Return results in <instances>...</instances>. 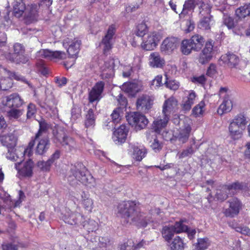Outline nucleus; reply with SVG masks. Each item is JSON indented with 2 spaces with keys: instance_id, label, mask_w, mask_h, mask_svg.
I'll return each mask as SVG.
<instances>
[{
  "instance_id": "nucleus-1",
  "label": "nucleus",
  "mask_w": 250,
  "mask_h": 250,
  "mask_svg": "<svg viewBox=\"0 0 250 250\" xmlns=\"http://www.w3.org/2000/svg\"><path fill=\"white\" fill-rule=\"evenodd\" d=\"M118 213L130 224L140 227H145L150 221L149 219L143 212L137 210L136 204L132 201H125L118 206Z\"/></svg>"
},
{
  "instance_id": "nucleus-2",
  "label": "nucleus",
  "mask_w": 250,
  "mask_h": 250,
  "mask_svg": "<svg viewBox=\"0 0 250 250\" xmlns=\"http://www.w3.org/2000/svg\"><path fill=\"white\" fill-rule=\"evenodd\" d=\"M66 177L72 186H76L79 182L88 186L94 181L93 177L87 172L85 167L81 163L72 165Z\"/></svg>"
},
{
  "instance_id": "nucleus-3",
  "label": "nucleus",
  "mask_w": 250,
  "mask_h": 250,
  "mask_svg": "<svg viewBox=\"0 0 250 250\" xmlns=\"http://www.w3.org/2000/svg\"><path fill=\"white\" fill-rule=\"evenodd\" d=\"M248 122L244 114H239L232 120L229 126V134L233 140L240 139Z\"/></svg>"
},
{
  "instance_id": "nucleus-4",
  "label": "nucleus",
  "mask_w": 250,
  "mask_h": 250,
  "mask_svg": "<svg viewBox=\"0 0 250 250\" xmlns=\"http://www.w3.org/2000/svg\"><path fill=\"white\" fill-rule=\"evenodd\" d=\"M54 137L53 141L54 143H60L65 149V151L68 152L73 151L76 149V142L75 140L64 134L62 129L53 130Z\"/></svg>"
},
{
  "instance_id": "nucleus-5",
  "label": "nucleus",
  "mask_w": 250,
  "mask_h": 250,
  "mask_svg": "<svg viewBox=\"0 0 250 250\" xmlns=\"http://www.w3.org/2000/svg\"><path fill=\"white\" fill-rule=\"evenodd\" d=\"M200 9L206 10L208 13L211 11V6L206 3V0H187L183 5L182 11L179 14V18H184L189 12H193L196 5H199Z\"/></svg>"
},
{
  "instance_id": "nucleus-6",
  "label": "nucleus",
  "mask_w": 250,
  "mask_h": 250,
  "mask_svg": "<svg viewBox=\"0 0 250 250\" xmlns=\"http://www.w3.org/2000/svg\"><path fill=\"white\" fill-rule=\"evenodd\" d=\"M128 124L134 127L136 130L145 128L148 123L146 117L138 112H131L126 115Z\"/></svg>"
},
{
  "instance_id": "nucleus-7",
  "label": "nucleus",
  "mask_w": 250,
  "mask_h": 250,
  "mask_svg": "<svg viewBox=\"0 0 250 250\" xmlns=\"http://www.w3.org/2000/svg\"><path fill=\"white\" fill-rule=\"evenodd\" d=\"M5 74L8 77L3 78L0 79V90L6 91L11 88L13 85L12 79H14L17 81H21L26 83L30 85L25 78L20 75H18L14 72H11L7 69L4 68Z\"/></svg>"
},
{
  "instance_id": "nucleus-8",
  "label": "nucleus",
  "mask_w": 250,
  "mask_h": 250,
  "mask_svg": "<svg viewBox=\"0 0 250 250\" xmlns=\"http://www.w3.org/2000/svg\"><path fill=\"white\" fill-rule=\"evenodd\" d=\"M40 128L38 132L36 134L35 137L29 143L28 146L24 151V155L28 156H31L33 154V149L36 143V140L40 137L45 136L44 134H46L49 125L45 120H41L39 122Z\"/></svg>"
},
{
  "instance_id": "nucleus-9",
  "label": "nucleus",
  "mask_w": 250,
  "mask_h": 250,
  "mask_svg": "<svg viewBox=\"0 0 250 250\" xmlns=\"http://www.w3.org/2000/svg\"><path fill=\"white\" fill-rule=\"evenodd\" d=\"M62 215V218L64 222L71 225L80 227L82 221L84 220L83 215L77 211L66 210Z\"/></svg>"
},
{
  "instance_id": "nucleus-10",
  "label": "nucleus",
  "mask_w": 250,
  "mask_h": 250,
  "mask_svg": "<svg viewBox=\"0 0 250 250\" xmlns=\"http://www.w3.org/2000/svg\"><path fill=\"white\" fill-rule=\"evenodd\" d=\"M213 42L208 41L206 42L205 46L200 53L198 57V62L202 64L208 63L212 59L213 55Z\"/></svg>"
},
{
  "instance_id": "nucleus-11",
  "label": "nucleus",
  "mask_w": 250,
  "mask_h": 250,
  "mask_svg": "<svg viewBox=\"0 0 250 250\" xmlns=\"http://www.w3.org/2000/svg\"><path fill=\"white\" fill-rule=\"evenodd\" d=\"M105 83L103 81L97 82L89 92L88 100L89 103L99 102L102 98Z\"/></svg>"
},
{
  "instance_id": "nucleus-12",
  "label": "nucleus",
  "mask_w": 250,
  "mask_h": 250,
  "mask_svg": "<svg viewBox=\"0 0 250 250\" xmlns=\"http://www.w3.org/2000/svg\"><path fill=\"white\" fill-rule=\"evenodd\" d=\"M154 99L148 95H142L140 96L136 102L138 110L146 112L151 107L153 104Z\"/></svg>"
},
{
  "instance_id": "nucleus-13",
  "label": "nucleus",
  "mask_w": 250,
  "mask_h": 250,
  "mask_svg": "<svg viewBox=\"0 0 250 250\" xmlns=\"http://www.w3.org/2000/svg\"><path fill=\"white\" fill-rule=\"evenodd\" d=\"M122 89L129 96L134 97L137 93L143 89V85L139 82H127L124 83Z\"/></svg>"
},
{
  "instance_id": "nucleus-14",
  "label": "nucleus",
  "mask_w": 250,
  "mask_h": 250,
  "mask_svg": "<svg viewBox=\"0 0 250 250\" xmlns=\"http://www.w3.org/2000/svg\"><path fill=\"white\" fill-rule=\"evenodd\" d=\"M81 44V41L76 39L72 40L67 38L63 41V46L66 44L69 45L67 52L71 58L77 57L80 50Z\"/></svg>"
},
{
  "instance_id": "nucleus-15",
  "label": "nucleus",
  "mask_w": 250,
  "mask_h": 250,
  "mask_svg": "<svg viewBox=\"0 0 250 250\" xmlns=\"http://www.w3.org/2000/svg\"><path fill=\"white\" fill-rule=\"evenodd\" d=\"M114 60L109 58L104 62L103 65L101 67V77L103 79H107L112 77L114 74Z\"/></svg>"
},
{
  "instance_id": "nucleus-16",
  "label": "nucleus",
  "mask_w": 250,
  "mask_h": 250,
  "mask_svg": "<svg viewBox=\"0 0 250 250\" xmlns=\"http://www.w3.org/2000/svg\"><path fill=\"white\" fill-rule=\"evenodd\" d=\"M228 202L229 204V208L226 209L224 214L227 217H233L237 215L241 208V203L237 198H232Z\"/></svg>"
},
{
  "instance_id": "nucleus-17",
  "label": "nucleus",
  "mask_w": 250,
  "mask_h": 250,
  "mask_svg": "<svg viewBox=\"0 0 250 250\" xmlns=\"http://www.w3.org/2000/svg\"><path fill=\"white\" fill-rule=\"evenodd\" d=\"M38 143L35 147V152L37 155H43L47 151L50 146V142L48 136L40 137L36 142Z\"/></svg>"
},
{
  "instance_id": "nucleus-18",
  "label": "nucleus",
  "mask_w": 250,
  "mask_h": 250,
  "mask_svg": "<svg viewBox=\"0 0 250 250\" xmlns=\"http://www.w3.org/2000/svg\"><path fill=\"white\" fill-rule=\"evenodd\" d=\"M39 7L40 5L37 4H32L30 5L29 11L25 13L23 19L25 24H30L37 21Z\"/></svg>"
},
{
  "instance_id": "nucleus-19",
  "label": "nucleus",
  "mask_w": 250,
  "mask_h": 250,
  "mask_svg": "<svg viewBox=\"0 0 250 250\" xmlns=\"http://www.w3.org/2000/svg\"><path fill=\"white\" fill-rule=\"evenodd\" d=\"M114 34L115 28L112 25L110 26L106 34L103 39L101 42V45L103 46V51L104 54L107 53L112 48V41Z\"/></svg>"
},
{
  "instance_id": "nucleus-20",
  "label": "nucleus",
  "mask_w": 250,
  "mask_h": 250,
  "mask_svg": "<svg viewBox=\"0 0 250 250\" xmlns=\"http://www.w3.org/2000/svg\"><path fill=\"white\" fill-rule=\"evenodd\" d=\"M40 107L46 111H51L54 115L58 113V109L56 107L58 101L53 97L49 99H46L44 102H39L38 103Z\"/></svg>"
},
{
  "instance_id": "nucleus-21",
  "label": "nucleus",
  "mask_w": 250,
  "mask_h": 250,
  "mask_svg": "<svg viewBox=\"0 0 250 250\" xmlns=\"http://www.w3.org/2000/svg\"><path fill=\"white\" fill-rule=\"evenodd\" d=\"M128 129L124 125H122L114 132L113 139L116 144L121 145L126 139Z\"/></svg>"
},
{
  "instance_id": "nucleus-22",
  "label": "nucleus",
  "mask_w": 250,
  "mask_h": 250,
  "mask_svg": "<svg viewBox=\"0 0 250 250\" xmlns=\"http://www.w3.org/2000/svg\"><path fill=\"white\" fill-rule=\"evenodd\" d=\"M220 59L223 62L230 68H235L238 65L239 57L233 53L228 52L222 55Z\"/></svg>"
},
{
  "instance_id": "nucleus-23",
  "label": "nucleus",
  "mask_w": 250,
  "mask_h": 250,
  "mask_svg": "<svg viewBox=\"0 0 250 250\" xmlns=\"http://www.w3.org/2000/svg\"><path fill=\"white\" fill-rule=\"evenodd\" d=\"M5 103L3 104L9 108H19L23 104V100L17 93H13L5 97Z\"/></svg>"
},
{
  "instance_id": "nucleus-24",
  "label": "nucleus",
  "mask_w": 250,
  "mask_h": 250,
  "mask_svg": "<svg viewBox=\"0 0 250 250\" xmlns=\"http://www.w3.org/2000/svg\"><path fill=\"white\" fill-rule=\"evenodd\" d=\"M178 43V39L176 38H167L163 42L161 50L165 53L170 54L176 48Z\"/></svg>"
},
{
  "instance_id": "nucleus-25",
  "label": "nucleus",
  "mask_w": 250,
  "mask_h": 250,
  "mask_svg": "<svg viewBox=\"0 0 250 250\" xmlns=\"http://www.w3.org/2000/svg\"><path fill=\"white\" fill-rule=\"evenodd\" d=\"M169 118L167 115L158 117L153 121L152 128L157 133H160L162 130L165 128L168 123Z\"/></svg>"
},
{
  "instance_id": "nucleus-26",
  "label": "nucleus",
  "mask_w": 250,
  "mask_h": 250,
  "mask_svg": "<svg viewBox=\"0 0 250 250\" xmlns=\"http://www.w3.org/2000/svg\"><path fill=\"white\" fill-rule=\"evenodd\" d=\"M21 162V160L15 163L16 169L20 171L21 173L24 176H31L33 173V167H34L33 162L31 159H29L24 164L23 167L20 169V165Z\"/></svg>"
},
{
  "instance_id": "nucleus-27",
  "label": "nucleus",
  "mask_w": 250,
  "mask_h": 250,
  "mask_svg": "<svg viewBox=\"0 0 250 250\" xmlns=\"http://www.w3.org/2000/svg\"><path fill=\"white\" fill-rule=\"evenodd\" d=\"M39 55L42 58L47 59H64L66 58V54L64 52L60 51H51L48 49L41 50L39 52Z\"/></svg>"
},
{
  "instance_id": "nucleus-28",
  "label": "nucleus",
  "mask_w": 250,
  "mask_h": 250,
  "mask_svg": "<svg viewBox=\"0 0 250 250\" xmlns=\"http://www.w3.org/2000/svg\"><path fill=\"white\" fill-rule=\"evenodd\" d=\"M17 140V137L12 133L0 136V142L3 146H6L8 149L15 147Z\"/></svg>"
},
{
  "instance_id": "nucleus-29",
  "label": "nucleus",
  "mask_w": 250,
  "mask_h": 250,
  "mask_svg": "<svg viewBox=\"0 0 250 250\" xmlns=\"http://www.w3.org/2000/svg\"><path fill=\"white\" fill-rule=\"evenodd\" d=\"M157 38L154 33L147 36V39L142 44V47L146 50H151L157 45Z\"/></svg>"
},
{
  "instance_id": "nucleus-30",
  "label": "nucleus",
  "mask_w": 250,
  "mask_h": 250,
  "mask_svg": "<svg viewBox=\"0 0 250 250\" xmlns=\"http://www.w3.org/2000/svg\"><path fill=\"white\" fill-rule=\"evenodd\" d=\"M177 104V101L173 97H170L166 100L163 106L162 114L164 115H167L169 118L171 111Z\"/></svg>"
},
{
  "instance_id": "nucleus-31",
  "label": "nucleus",
  "mask_w": 250,
  "mask_h": 250,
  "mask_svg": "<svg viewBox=\"0 0 250 250\" xmlns=\"http://www.w3.org/2000/svg\"><path fill=\"white\" fill-rule=\"evenodd\" d=\"M149 61V65L153 67H162L165 64V60L161 57L158 52L151 53Z\"/></svg>"
},
{
  "instance_id": "nucleus-32",
  "label": "nucleus",
  "mask_w": 250,
  "mask_h": 250,
  "mask_svg": "<svg viewBox=\"0 0 250 250\" xmlns=\"http://www.w3.org/2000/svg\"><path fill=\"white\" fill-rule=\"evenodd\" d=\"M215 198L220 202H223L226 200L229 196H231V193L229 191L227 185L220 186L216 190Z\"/></svg>"
},
{
  "instance_id": "nucleus-33",
  "label": "nucleus",
  "mask_w": 250,
  "mask_h": 250,
  "mask_svg": "<svg viewBox=\"0 0 250 250\" xmlns=\"http://www.w3.org/2000/svg\"><path fill=\"white\" fill-rule=\"evenodd\" d=\"M205 11L207 16H204L200 20L198 27L203 30H209L212 24L213 17L210 15L211 11L208 13L206 10Z\"/></svg>"
},
{
  "instance_id": "nucleus-34",
  "label": "nucleus",
  "mask_w": 250,
  "mask_h": 250,
  "mask_svg": "<svg viewBox=\"0 0 250 250\" xmlns=\"http://www.w3.org/2000/svg\"><path fill=\"white\" fill-rule=\"evenodd\" d=\"M191 127L189 125H185L184 128L179 131L177 136H175L176 140L182 144L186 143L188 139Z\"/></svg>"
},
{
  "instance_id": "nucleus-35",
  "label": "nucleus",
  "mask_w": 250,
  "mask_h": 250,
  "mask_svg": "<svg viewBox=\"0 0 250 250\" xmlns=\"http://www.w3.org/2000/svg\"><path fill=\"white\" fill-rule=\"evenodd\" d=\"M25 10V4L22 0H16L13 3V14L17 17H21Z\"/></svg>"
},
{
  "instance_id": "nucleus-36",
  "label": "nucleus",
  "mask_w": 250,
  "mask_h": 250,
  "mask_svg": "<svg viewBox=\"0 0 250 250\" xmlns=\"http://www.w3.org/2000/svg\"><path fill=\"white\" fill-rule=\"evenodd\" d=\"M227 185L229 189V193H231L232 196L236 194L240 190L245 189L247 188L245 183L238 181Z\"/></svg>"
},
{
  "instance_id": "nucleus-37",
  "label": "nucleus",
  "mask_w": 250,
  "mask_h": 250,
  "mask_svg": "<svg viewBox=\"0 0 250 250\" xmlns=\"http://www.w3.org/2000/svg\"><path fill=\"white\" fill-rule=\"evenodd\" d=\"M191 44L194 48V51H197L200 50L205 42L204 38L198 34L195 35L190 39Z\"/></svg>"
},
{
  "instance_id": "nucleus-38",
  "label": "nucleus",
  "mask_w": 250,
  "mask_h": 250,
  "mask_svg": "<svg viewBox=\"0 0 250 250\" xmlns=\"http://www.w3.org/2000/svg\"><path fill=\"white\" fill-rule=\"evenodd\" d=\"M235 14L239 19L250 16V3L245 4L237 8L235 11Z\"/></svg>"
},
{
  "instance_id": "nucleus-39",
  "label": "nucleus",
  "mask_w": 250,
  "mask_h": 250,
  "mask_svg": "<svg viewBox=\"0 0 250 250\" xmlns=\"http://www.w3.org/2000/svg\"><path fill=\"white\" fill-rule=\"evenodd\" d=\"M232 107V104L231 100L225 98L222 104L219 106L217 112L218 114L222 115L225 113L229 112L231 110Z\"/></svg>"
},
{
  "instance_id": "nucleus-40",
  "label": "nucleus",
  "mask_w": 250,
  "mask_h": 250,
  "mask_svg": "<svg viewBox=\"0 0 250 250\" xmlns=\"http://www.w3.org/2000/svg\"><path fill=\"white\" fill-rule=\"evenodd\" d=\"M80 227H83L88 232H92L98 229V224L93 220L88 219L86 221L83 220L81 222V224L80 225Z\"/></svg>"
},
{
  "instance_id": "nucleus-41",
  "label": "nucleus",
  "mask_w": 250,
  "mask_h": 250,
  "mask_svg": "<svg viewBox=\"0 0 250 250\" xmlns=\"http://www.w3.org/2000/svg\"><path fill=\"white\" fill-rule=\"evenodd\" d=\"M95 116L93 110L92 108H90L85 116L84 121L85 127H93L95 125Z\"/></svg>"
},
{
  "instance_id": "nucleus-42",
  "label": "nucleus",
  "mask_w": 250,
  "mask_h": 250,
  "mask_svg": "<svg viewBox=\"0 0 250 250\" xmlns=\"http://www.w3.org/2000/svg\"><path fill=\"white\" fill-rule=\"evenodd\" d=\"M196 97L195 92H192L188 94L187 99L183 101L182 104L183 109L185 111H189L192 105L194 104V101Z\"/></svg>"
},
{
  "instance_id": "nucleus-43",
  "label": "nucleus",
  "mask_w": 250,
  "mask_h": 250,
  "mask_svg": "<svg viewBox=\"0 0 250 250\" xmlns=\"http://www.w3.org/2000/svg\"><path fill=\"white\" fill-rule=\"evenodd\" d=\"M181 50L183 54L187 55L189 54L192 50L194 51V48L190 40H184L182 42Z\"/></svg>"
},
{
  "instance_id": "nucleus-44",
  "label": "nucleus",
  "mask_w": 250,
  "mask_h": 250,
  "mask_svg": "<svg viewBox=\"0 0 250 250\" xmlns=\"http://www.w3.org/2000/svg\"><path fill=\"white\" fill-rule=\"evenodd\" d=\"M81 197L82 203L84 208L88 210H91L93 203L92 199L89 198V195L87 193L83 191Z\"/></svg>"
},
{
  "instance_id": "nucleus-45",
  "label": "nucleus",
  "mask_w": 250,
  "mask_h": 250,
  "mask_svg": "<svg viewBox=\"0 0 250 250\" xmlns=\"http://www.w3.org/2000/svg\"><path fill=\"white\" fill-rule=\"evenodd\" d=\"M145 243V241H142L140 243L137 244L135 246L134 243L132 240H128L121 245L120 250H131L133 247L140 248L144 245Z\"/></svg>"
},
{
  "instance_id": "nucleus-46",
  "label": "nucleus",
  "mask_w": 250,
  "mask_h": 250,
  "mask_svg": "<svg viewBox=\"0 0 250 250\" xmlns=\"http://www.w3.org/2000/svg\"><path fill=\"white\" fill-rule=\"evenodd\" d=\"M146 153V149L145 148H140L138 147L133 148L132 157L136 161H141L145 157Z\"/></svg>"
},
{
  "instance_id": "nucleus-47",
  "label": "nucleus",
  "mask_w": 250,
  "mask_h": 250,
  "mask_svg": "<svg viewBox=\"0 0 250 250\" xmlns=\"http://www.w3.org/2000/svg\"><path fill=\"white\" fill-rule=\"evenodd\" d=\"M162 233L163 238L167 241L169 242L173 236L175 232L171 226L170 227L165 226L162 229Z\"/></svg>"
},
{
  "instance_id": "nucleus-48",
  "label": "nucleus",
  "mask_w": 250,
  "mask_h": 250,
  "mask_svg": "<svg viewBox=\"0 0 250 250\" xmlns=\"http://www.w3.org/2000/svg\"><path fill=\"white\" fill-rule=\"evenodd\" d=\"M209 245L208 239L207 238L198 239V242L194 245L193 250H205Z\"/></svg>"
},
{
  "instance_id": "nucleus-49",
  "label": "nucleus",
  "mask_w": 250,
  "mask_h": 250,
  "mask_svg": "<svg viewBox=\"0 0 250 250\" xmlns=\"http://www.w3.org/2000/svg\"><path fill=\"white\" fill-rule=\"evenodd\" d=\"M171 250H183L184 248V244L179 236H176L170 245Z\"/></svg>"
},
{
  "instance_id": "nucleus-50",
  "label": "nucleus",
  "mask_w": 250,
  "mask_h": 250,
  "mask_svg": "<svg viewBox=\"0 0 250 250\" xmlns=\"http://www.w3.org/2000/svg\"><path fill=\"white\" fill-rule=\"evenodd\" d=\"M223 23L229 29H233L235 27V23L233 18L228 14H224L223 17Z\"/></svg>"
},
{
  "instance_id": "nucleus-51",
  "label": "nucleus",
  "mask_w": 250,
  "mask_h": 250,
  "mask_svg": "<svg viewBox=\"0 0 250 250\" xmlns=\"http://www.w3.org/2000/svg\"><path fill=\"white\" fill-rule=\"evenodd\" d=\"M7 58L12 62L17 64L26 63L28 61V58L24 55V54H21L15 57H11Z\"/></svg>"
},
{
  "instance_id": "nucleus-52",
  "label": "nucleus",
  "mask_w": 250,
  "mask_h": 250,
  "mask_svg": "<svg viewBox=\"0 0 250 250\" xmlns=\"http://www.w3.org/2000/svg\"><path fill=\"white\" fill-rule=\"evenodd\" d=\"M13 47L14 53L12 55L9 54L8 55V58H10L11 57H15V56H17L21 54H24V47L22 44L19 43H16L14 45Z\"/></svg>"
},
{
  "instance_id": "nucleus-53",
  "label": "nucleus",
  "mask_w": 250,
  "mask_h": 250,
  "mask_svg": "<svg viewBox=\"0 0 250 250\" xmlns=\"http://www.w3.org/2000/svg\"><path fill=\"white\" fill-rule=\"evenodd\" d=\"M52 165V161L48 160L46 161H39L37 164V167L43 171H49Z\"/></svg>"
},
{
  "instance_id": "nucleus-54",
  "label": "nucleus",
  "mask_w": 250,
  "mask_h": 250,
  "mask_svg": "<svg viewBox=\"0 0 250 250\" xmlns=\"http://www.w3.org/2000/svg\"><path fill=\"white\" fill-rule=\"evenodd\" d=\"M82 109L78 105H74L71 109V120L76 121L81 116Z\"/></svg>"
},
{
  "instance_id": "nucleus-55",
  "label": "nucleus",
  "mask_w": 250,
  "mask_h": 250,
  "mask_svg": "<svg viewBox=\"0 0 250 250\" xmlns=\"http://www.w3.org/2000/svg\"><path fill=\"white\" fill-rule=\"evenodd\" d=\"M166 76V81L165 83L166 86L171 90H176L178 89L179 87V83L175 80H170Z\"/></svg>"
},
{
  "instance_id": "nucleus-56",
  "label": "nucleus",
  "mask_w": 250,
  "mask_h": 250,
  "mask_svg": "<svg viewBox=\"0 0 250 250\" xmlns=\"http://www.w3.org/2000/svg\"><path fill=\"white\" fill-rule=\"evenodd\" d=\"M174 230L175 233H179L182 232L187 231L188 229L187 226L184 225L181 222H176L173 226H171Z\"/></svg>"
},
{
  "instance_id": "nucleus-57",
  "label": "nucleus",
  "mask_w": 250,
  "mask_h": 250,
  "mask_svg": "<svg viewBox=\"0 0 250 250\" xmlns=\"http://www.w3.org/2000/svg\"><path fill=\"white\" fill-rule=\"evenodd\" d=\"M10 108L11 109L7 111V115L11 118L18 119L22 113V110L18 108Z\"/></svg>"
},
{
  "instance_id": "nucleus-58",
  "label": "nucleus",
  "mask_w": 250,
  "mask_h": 250,
  "mask_svg": "<svg viewBox=\"0 0 250 250\" xmlns=\"http://www.w3.org/2000/svg\"><path fill=\"white\" fill-rule=\"evenodd\" d=\"M98 243V247L103 249V250H105V249L111 245L110 241L107 237H99Z\"/></svg>"
},
{
  "instance_id": "nucleus-59",
  "label": "nucleus",
  "mask_w": 250,
  "mask_h": 250,
  "mask_svg": "<svg viewBox=\"0 0 250 250\" xmlns=\"http://www.w3.org/2000/svg\"><path fill=\"white\" fill-rule=\"evenodd\" d=\"M6 157L7 159L13 161H17L19 158L17 150L14 147L8 149Z\"/></svg>"
},
{
  "instance_id": "nucleus-60",
  "label": "nucleus",
  "mask_w": 250,
  "mask_h": 250,
  "mask_svg": "<svg viewBox=\"0 0 250 250\" xmlns=\"http://www.w3.org/2000/svg\"><path fill=\"white\" fill-rule=\"evenodd\" d=\"M147 26L144 22H142L137 26L136 35L138 37H143L146 31Z\"/></svg>"
},
{
  "instance_id": "nucleus-61",
  "label": "nucleus",
  "mask_w": 250,
  "mask_h": 250,
  "mask_svg": "<svg viewBox=\"0 0 250 250\" xmlns=\"http://www.w3.org/2000/svg\"><path fill=\"white\" fill-rule=\"evenodd\" d=\"M205 103L201 102L198 105H196L192 109V113L197 116L202 114L203 108L204 107Z\"/></svg>"
},
{
  "instance_id": "nucleus-62",
  "label": "nucleus",
  "mask_w": 250,
  "mask_h": 250,
  "mask_svg": "<svg viewBox=\"0 0 250 250\" xmlns=\"http://www.w3.org/2000/svg\"><path fill=\"white\" fill-rule=\"evenodd\" d=\"M235 230L243 234L250 236V229L247 227H242L241 226H238L233 227Z\"/></svg>"
},
{
  "instance_id": "nucleus-63",
  "label": "nucleus",
  "mask_w": 250,
  "mask_h": 250,
  "mask_svg": "<svg viewBox=\"0 0 250 250\" xmlns=\"http://www.w3.org/2000/svg\"><path fill=\"white\" fill-rule=\"evenodd\" d=\"M99 236H95L91 238L88 242V246L90 249L94 250L99 247Z\"/></svg>"
},
{
  "instance_id": "nucleus-64",
  "label": "nucleus",
  "mask_w": 250,
  "mask_h": 250,
  "mask_svg": "<svg viewBox=\"0 0 250 250\" xmlns=\"http://www.w3.org/2000/svg\"><path fill=\"white\" fill-rule=\"evenodd\" d=\"M194 150L192 147H189L187 149L183 150L181 153H179V158L180 159H182L189 156V155L192 154Z\"/></svg>"
}]
</instances>
